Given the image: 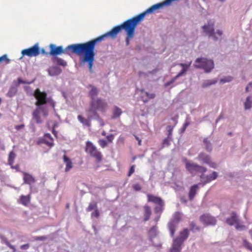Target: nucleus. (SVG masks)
Listing matches in <instances>:
<instances>
[{
	"label": "nucleus",
	"instance_id": "cd10ccee",
	"mask_svg": "<svg viewBox=\"0 0 252 252\" xmlns=\"http://www.w3.org/2000/svg\"><path fill=\"white\" fill-rule=\"evenodd\" d=\"M164 201L161 203L160 204H158L156 205V206L154 208V211L156 213H159L161 214L164 210Z\"/></svg>",
	"mask_w": 252,
	"mask_h": 252
},
{
	"label": "nucleus",
	"instance_id": "5701e85b",
	"mask_svg": "<svg viewBox=\"0 0 252 252\" xmlns=\"http://www.w3.org/2000/svg\"><path fill=\"white\" fill-rule=\"evenodd\" d=\"M44 143L49 147H52L54 145L53 139L49 133H46L43 139Z\"/></svg>",
	"mask_w": 252,
	"mask_h": 252
},
{
	"label": "nucleus",
	"instance_id": "9d476101",
	"mask_svg": "<svg viewBox=\"0 0 252 252\" xmlns=\"http://www.w3.org/2000/svg\"><path fill=\"white\" fill-rule=\"evenodd\" d=\"M198 159L199 160L203 161L204 163L208 164L211 167L214 168H216V164L215 162L211 161L210 157L204 153H200L198 155Z\"/></svg>",
	"mask_w": 252,
	"mask_h": 252
},
{
	"label": "nucleus",
	"instance_id": "49530a36",
	"mask_svg": "<svg viewBox=\"0 0 252 252\" xmlns=\"http://www.w3.org/2000/svg\"><path fill=\"white\" fill-rule=\"evenodd\" d=\"M135 169V166L134 165L131 166L129 172L128 173L127 176L130 177L134 172Z\"/></svg>",
	"mask_w": 252,
	"mask_h": 252
},
{
	"label": "nucleus",
	"instance_id": "052dcab7",
	"mask_svg": "<svg viewBox=\"0 0 252 252\" xmlns=\"http://www.w3.org/2000/svg\"><path fill=\"white\" fill-rule=\"evenodd\" d=\"M8 247L12 249L13 250V252H15L16 251V249H15V248L14 246L12 245H9V246H8Z\"/></svg>",
	"mask_w": 252,
	"mask_h": 252
},
{
	"label": "nucleus",
	"instance_id": "79ce46f5",
	"mask_svg": "<svg viewBox=\"0 0 252 252\" xmlns=\"http://www.w3.org/2000/svg\"><path fill=\"white\" fill-rule=\"evenodd\" d=\"M97 207L96 203H90L89 206L86 209L87 212H90L94 209H95Z\"/></svg>",
	"mask_w": 252,
	"mask_h": 252
},
{
	"label": "nucleus",
	"instance_id": "a18cd8bd",
	"mask_svg": "<svg viewBox=\"0 0 252 252\" xmlns=\"http://www.w3.org/2000/svg\"><path fill=\"white\" fill-rule=\"evenodd\" d=\"M34 239L35 241H44L47 239V237L45 236H36Z\"/></svg>",
	"mask_w": 252,
	"mask_h": 252
},
{
	"label": "nucleus",
	"instance_id": "2eb2a0df",
	"mask_svg": "<svg viewBox=\"0 0 252 252\" xmlns=\"http://www.w3.org/2000/svg\"><path fill=\"white\" fill-rule=\"evenodd\" d=\"M63 161L66 165L65 171H69L73 167V164L71 159L67 157L65 155H64L63 156Z\"/></svg>",
	"mask_w": 252,
	"mask_h": 252
},
{
	"label": "nucleus",
	"instance_id": "c756f323",
	"mask_svg": "<svg viewBox=\"0 0 252 252\" xmlns=\"http://www.w3.org/2000/svg\"><path fill=\"white\" fill-rule=\"evenodd\" d=\"M61 73V70L57 67H52L49 70V74L51 76L58 75Z\"/></svg>",
	"mask_w": 252,
	"mask_h": 252
},
{
	"label": "nucleus",
	"instance_id": "0eeeda50",
	"mask_svg": "<svg viewBox=\"0 0 252 252\" xmlns=\"http://www.w3.org/2000/svg\"><path fill=\"white\" fill-rule=\"evenodd\" d=\"M21 53L23 56H27L32 57L38 56L40 53V49L38 43L35 44L31 48L23 50Z\"/></svg>",
	"mask_w": 252,
	"mask_h": 252
},
{
	"label": "nucleus",
	"instance_id": "f3484780",
	"mask_svg": "<svg viewBox=\"0 0 252 252\" xmlns=\"http://www.w3.org/2000/svg\"><path fill=\"white\" fill-rule=\"evenodd\" d=\"M141 92L144 93V95H142L141 97L144 103L147 102L149 99L154 98L156 96L154 93H149L147 92L144 91L143 90H141Z\"/></svg>",
	"mask_w": 252,
	"mask_h": 252
},
{
	"label": "nucleus",
	"instance_id": "4d7b16f0",
	"mask_svg": "<svg viewBox=\"0 0 252 252\" xmlns=\"http://www.w3.org/2000/svg\"><path fill=\"white\" fill-rule=\"evenodd\" d=\"M231 79L230 78H229V79H221L220 80V82H223V83H225V82H229L230 81H231Z\"/></svg>",
	"mask_w": 252,
	"mask_h": 252
},
{
	"label": "nucleus",
	"instance_id": "37998d69",
	"mask_svg": "<svg viewBox=\"0 0 252 252\" xmlns=\"http://www.w3.org/2000/svg\"><path fill=\"white\" fill-rule=\"evenodd\" d=\"M167 132H168L167 133V137L171 138L173 127H172L170 126H167Z\"/></svg>",
	"mask_w": 252,
	"mask_h": 252
},
{
	"label": "nucleus",
	"instance_id": "20e7f679",
	"mask_svg": "<svg viewBox=\"0 0 252 252\" xmlns=\"http://www.w3.org/2000/svg\"><path fill=\"white\" fill-rule=\"evenodd\" d=\"M184 161L185 164V167L186 169L191 174L194 175L195 173L197 172L202 173L200 178L201 180L204 179V173L206 172L207 169L206 167L200 166L197 164L190 162L189 161L187 160V158L184 159Z\"/></svg>",
	"mask_w": 252,
	"mask_h": 252
},
{
	"label": "nucleus",
	"instance_id": "0e129e2a",
	"mask_svg": "<svg viewBox=\"0 0 252 252\" xmlns=\"http://www.w3.org/2000/svg\"><path fill=\"white\" fill-rule=\"evenodd\" d=\"M5 243L8 247L10 245V243L6 240L5 241Z\"/></svg>",
	"mask_w": 252,
	"mask_h": 252
},
{
	"label": "nucleus",
	"instance_id": "bb28decb",
	"mask_svg": "<svg viewBox=\"0 0 252 252\" xmlns=\"http://www.w3.org/2000/svg\"><path fill=\"white\" fill-rule=\"evenodd\" d=\"M91 88V90L89 92V96H90L91 100L94 99V98L98 94V90L97 88L93 86L90 85Z\"/></svg>",
	"mask_w": 252,
	"mask_h": 252
},
{
	"label": "nucleus",
	"instance_id": "393cba45",
	"mask_svg": "<svg viewBox=\"0 0 252 252\" xmlns=\"http://www.w3.org/2000/svg\"><path fill=\"white\" fill-rule=\"evenodd\" d=\"M31 200V195H21L20 198V203L25 206H27Z\"/></svg>",
	"mask_w": 252,
	"mask_h": 252
},
{
	"label": "nucleus",
	"instance_id": "6e6d98bb",
	"mask_svg": "<svg viewBox=\"0 0 252 252\" xmlns=\"http://www.w3.org/2000/svg\"><path fill=\"white\" fill-rule=\"evenodd\" d=\"M41 53L43 55H45L46 56L49 55V53L46 52L44 49H42L41 50Z\"/></svg>",
	"mask_w": 252,
	"mask_h": 252
},
{
	"label": "nucleus",
	"instance_id": "ea45409f",
	"mask_svg": "<svg viewBox=\"0 0 252 252\" xmlns=\"http://www.w3.org/2000/svg\"><path fill=\"white\" fill-rule=\"evenodd\" d=\"M171 140V138L167 137L163 139L162 141V147H164L165 146H168L170 144V141Z\"/></svg>",
	"mask_w": 252,
	"mask_h": 252
},
{
	"label": "nucleus",
	"instance_id": "412c9836",
	"mask_svg": "<svg viewBox=\"0 0 252 252\" xmlns=\"http://www.w3.org/2000/svg\"><path fill=\"white\" fill-rule=\"evenodd\" d=\"M182 246L178 243L177 240H173L172 246L170 249L169 252H181Z\"/></svg>",
	"mask_w": 252,
	"mask_h": 252
},
{
	"label": "nucleus",
	"instance_id": "e2e57ef3",
	"mask_svg": "<svg viewBox=\"0 0 252 252\" xmlns=\"http://www.w3.org/2000/svg\"><path fill=\"white\" fill-rule=\"evenodd\" d=\"M189 123L188 122H187L184 124V126H183L184 130H185L186 128V127L189 126Z\"/></svg>",
	"mask_w": 252,
	"mask_h": 252
},
{
	"label": "nucleus",
	"instance_id": "7c9ffc66",
	"mask_svg": "<svg viewBox=\"0 0 252 252\" xmlns=\"http://www.w3.org/2000/svg\"><path fill=\"white\" fill-rule=\"evenodd\" d=\"M245 109H249L252 107V96H250L247 97L244 103Z\"/></svg>",
	"mask_w": 252,
	"mask_h": 252
},
{
	"label": "nucleus",
	"instance_id": "c85d7f7f",
	"mask_svg": "<svg viewBox=\"0 0 252 252\" xmlns=\"http://www.w3.org/2000/svg\"><path fill=\"white\" fill-rule=\"evenodd\" d=\"M38 108H39V107L34 110L32 115L33 119L36 121V123H40L41 121L40 117V113Z\"/></svg>",
	"mask_w": 252,
	"mask_h": 252
},
{
	"label": "nucleus",
	"instance_id": "4c0bfd02",
	"mask_svg": "<svg viewBox=\"0 0 252 252\" xmlns=\"http://www.w3.org/2000/svg\"><path fill=\"white\" fill-rule=\"evenodd\" d=\"M149 233L151 237H156L157 235V230L156 226H153L149 230Z\"/></svg>",
	"mask_w": 252,
	"mask_h": 252
},
{
	"label": "nucleus",
	"instance_id": "2f4dec72",
	"mask_svg": "<svg viewBox=\"0 0 252 252\" xmlns=\"http://www.w3.org/2000/svg\"><path fill=\"white\" fill-rule=\"evenodd\" d=\"M243 245L246 249L252 252V244L245 238L243 239Z\"/></svg>",
	"mask_w": 252,
	"mask_h": 252
},
{
	"label": "nucleus",
	"instance_id": "a211bd4d",
	"mask_svg": "<svg viewBox=\"0 0 252 252\" xmlns=\"http://www.w3.org/2000/svg\"><path fill=\"white\" fill-rule=\"evenodd\" d=\"M238 220L236 214L235 212H232L231 217L226 219V222L229 225H233L238 222Z\"/></svg>",
	"mask_w": 252,
	"mask_h": 252
},
{
	"label": "nucleus",
	"instance_id": "7ed1b4c3",
	"mask_svg": "<svg viewBox=\"0 0 252 252\" xmlns=\"http://www.w3.org/2000/svg\"><path fill=\"white\" fill-rule=\"evenodd\" d=\"M34 97L36 99L35 105L38 107L48 103L53 109L55 108L56 102L51 97H47V94L44 92H41L39 89H36L33 94Z\"/></svg>",
	"mask_w": 252,
	"mask_h": 252
},
{
	"label": "nucleus",
	"instance_id": "864d4df0",
	"mask_svg": "<svg viewBox=\"0 0 252 252\" xmlns=\"http://www.w3.org/2000/svg\"><path fill=\"white\" fill-rule=\"evenodd\" d=\"M24 127V125H20L16 126H15V128L17 130H19L20 129H21V128H23Z\"/></svg>",
	"mask_w": 252,
	"mask_h": 252
},
{
	"label": "nucleus",
	"instance_id": "aec40b11",
	"mask_svg": "<svg viewBox=\"0 0 252 252\" xmlns=\"http://www.w3.org/2000/svg\"><path fill=\"white\" fill-rule=\"evenodd\" d=\"M191 62H189L188 64H185L183 63H180L179 64V65L182 67V69L181 70V71L176 76V78H178L184 74H185L187 70L189 69Z\"/></svg>",
	"mask_w": 252,
	"mask_h": 252
},
{
	"label": "nucleus",
	"instance_id": "5fc2aeb1",
	"mask_svg": "<svg viewBox=\"0 0 252 252\" xmlns=\"http://www.w3.org/2000/svg\"><path fill=\"white\" fill-rule=\"evenodd\" d=\"M251 88L252 89V83H250L248 86H247L246 88V92H249V89Z\"/></svg>",
	"mask_w": 252,
	"mask_h": 252
},
{
	"label": "nucleus",
	"instance_id": "dca6fc26",
	"mask_svg": "<svg viewBox=\"0 0 252 252\" xmlns=\"http://www.w3.org/2000/svg\"><path fill=\"white\" fill-rule=\"evenodd\" d=\"M198 189V185H194L190 187L189 192V198L190 201H192Z\"/></svg>",
	"mask_w": 252,
	"mask_h": 252
},
{
	"label": "nucleus",
	"instance_id": "c9c22d12",
	"mask_svg": "<svg viewBox=\"0 0 252 252\" xmlns=\"http://www.w3.org/2000/svg\"><path fill=\"white\" fill-rule=\"evenodd\" d=\"M181 220V214L179 212H176L175 213L173 216V220L172 221H175V222L178 223L180 220Z\"/></svg>",
	"mask_w": 252,
	"mask_h": 252
},
{
	"label": "nucleus",
	"instance_id": "1a4fd4ad",
	"mask_svg": "<svg viewBox=\"0 0 252 252\" xmlns=\"http://www.w3.org/2000/svg\"><path fill=\"white\" fill-rule=\"evenodd\" d=\"M214 23H210L209 22L207 25L203 26L202 28L204 32L208 34L209 36L212 37L215 40H217L218 38L216 36V33L214 32Z\"/></svg>",
	"mask_w": 252,
	"mask_h": 252
},
{
	"label": "nucleus",
	"instance_id": "423d86ee",
	"mask_svg": "<svg viewBox=\"0 0 252 252\" xmlns=\"http://www.w3.org/2000/svg\"><path fill=\"white\" fill-rule=\"evenodd\" d=\"M196 68H203L206 72H210L214 66V62L211 60H208L205 58H198L195 61Z\"/></svg>",
	"mask_w": 252,
	"mask_h": 252
},
{
	"label": "nucleus",
	"instance_id": "3c124183",
	"mask_svg": "<svg viewBox=\"0 0 252 252\" xmlns=\"http://www.w3.org/2000/svg\"><path fill=\"white\" fill-rule=\"evenodd\" d=\"M30 245L29 244H24L22 246H21L20 248L22 250H27L29 248Z\"/></svg>",
	"mask_w": 252,
	"mask_h": 252
},
{
	"label": "nucleus",
	"instance_id": "4468645a",
	"mask_svg": "<svg viewBox=\"0 0 252 252\" xmlns=\"http://www.w3.org/2000/svg\"><path fill=\"white\" fill-rule=\"evenodd\" d=\"M143 216H144V221H146L150 220L151 216L152 215V211L151 207L148 205H145L143 206Z\"/></svg>",
	"mask_w": 252,
	"mask_h": 252
},
{
	"label": "nucleus",
	"instance_id": "338daca9",
	"mask_svg": "<svg viewBox=\"0 0 252 252\" xmlns=\"http://www.w3.org/2000/svg\"><path fill=\"white\" fill-rule=\"evenodd\" d=\"M181 201L184 203H186L187 202V201L185 199H183V198H181Z\"/></svg>",
	"mask_w": 252,
	"mask_h": 252
},
{
	"label": "nucleus",
	"instance_id": "8fccbe9b",
	"mask_svg": "<svg viewBox=\"0 0 252 252\" xmlns=\"http://www.w3.org/2000/svg\"><path fill=\"white\" fill-rule=\"evenodd\" d=\"M92 216L97 218L99 216V212L97 209H96L94 212L92 213Z\"/></svg>",
	"mask_w": 252,
	"mask_h": 252
},
{
	"label": "nucleus",
	"instance_id": "de8ad7c7",
	"mask_svg": "<svg viewBox=\"0 0 252 252\" xmlns=\"http://www.w3.org/2000/svg\"><path fill=\"white\" fill-rule=\"evenodd\" d=\"M106 138L109 142L111 143L114 138V135L112 134H109L106 136Z\"/></svg>",
	"mask_w": 252,
	"mask_h": 252
},
{
	"label": "nucleus",
	"instance_id": "c03bdc74",
	"mask_svg": "<svg viewBox=\"0 0 252 252\" xmlns=\"http://www.w3.org/2000/svg\"><path fill=\"white\" fill-rule=\"evenodd\" d=\"M235 228L237 230H242L245 228V226L239 223V220H238V222L236 223L235 224Z\"/></svg>",
	"mask_w": 252,
	"mask_h": 252
},
{
	"label": "nucleus",
	"instance_id": "13d9d810",
	"mask_svg": "<svg viewBox=\"0 0 252 252\" xmlns=\"http://www.w3.org/2000/svg\"><path fill=\"white\" fill-rule=\"evenodd\" d=\"M18 81L19 83L21 84H28V83L23 81L21 78H18Z\"/></svg>",
	"mask_w": 252,
	"mask_h": 252
},
{
	"label": "nucleus",
	"instance_id": "69168bd1",
	"mask_svg": "<svg viewBox=\"0 0 252 252\" xmlns=\"http://www.w3.org/2000/svg\"><path fill=\"white\" fill-rule=\"evenodd\" d=\"M249 233L250 234L252 240V229L249 231Z\"/></svg>",
	"mask_w": 252,
	"mask_h": 252
},
{
	"label": "nucleus",
	"instance_id": "f03ea898",
	"mask_svg": "<svg viewBox=\"0 0 252 252\" xmlns=\"http://www.w3.org/2000/svg\"><path fill=\"white\" fill-rule=\"evenodd\" d=\"M107 107V103L101 98L91 100V101L90 107L88 111L93 113L95 118L99 120L101 126L104 125V123L103 120L99 117L96 111L98 110L101 112H105Z\"/></svg>",
	"mask_w": 252,
	"mask_h": 252
},
{
	"label": "nucleus",
	"instance_id": "9b49d317",
	"mask_svg": "<svg viewBox=\"0 0 252 252\" xmlns=\"http://www.w3.org/2000/svg\"><path fill=\"white\" fill-rule=\"evenodd\" d=\"M189 236V231L188 229L185 228L180 232L179 236L173 240H177L179 244L183 245L185 241Z\"/></svg>",
	"mask_w": 252,
	"mask_h": 252
},
{
	"label": "nucleus",
	"instance_id": "b1692460",
	"mask_svg": "<svg viewBox=\"0 0 252 252\" xmlns=\"http://www.w3.org/2000/svg\"><path fill=\"white\" fill-rule=\"evenodd\" d=\"M177 224L178 223L175 222V221H171L168 223V228L172 237H173L174 236Z\"/></svg>",
	"mask_w": 252,
	"mask_h": 252
},
{
	"label": "nucleus",
	"instance_id": "774afa93",
	"mask_svg": "<svg viewBox=\"0 0 252 252\" xmlns=\"http://www.w3.org/2000/svg\"><path fill=\"white\" fill-rule=\"evenodd\" d=\"M43 115L45 116H46L47 115V113L45 111H43Z\"/></svg>",
	"mask_w": 252,
	"mask_h": 252
},
{
	"label": "nucleus",
	"instance_id": "473e14b6",
	"mask_svg": "<svg viewBox=\"0 0 252 252\" xmlns=\"http://www.w3.org/2000/svg\"><path fill=\"white\" fill-rule=\"evenodd\" d=\"M54 62H56L57 64H58L59 65L65 66L66 65L67 63L66 62L63 60V59L56 57L54 60Z\"/></svg>",
	"mask_w": 252,
	"mask_h": 252
},
{
	"label": "nucleus",
	"instance_id": "a878e982",
	"mask_svg": "<svg viewBox=\"0 0 252 252\" xmlns=\"http://www.w3.org/2000/svg\"><path fill=\"white\" fill-rule=\"evenodd\" d=\"M113 114L112 116V119H115L119 118L122 113V110L118 106H114L113 110Z\"/></svg>",
	"mask_w": 252,
	"mask_h": 252
},
{
	"label": "nucleus",
	"instance_id": "bf43d9fd",
	"mask_svg": "<svg viewBox=\"0 0 252 252\" xmlns=\"http://www.w3.org/2000/svg\"><path fill=\"white\" fill-rule=\"evenodd\" d=\"M215 82H211V83H208V84H207V83H204L203 85H202V87H206L210 85H212V84H214Z\"/></svg>",
	"mask_w": 252,
	"mask_h": 252
},
{
	"label": "nucleus",
	"instance_id": "6ab92c4d",
	"mask_svg": "<svg viewBox=\"0 0 252 252\" xmlns=\"http://www.w3.org/2000/svg\"><path fill=\"white\" fill-rule=\"evenodd\" d=\"M23 180L25 183L30 185L35 182V179L32 175L26 172H23Z\"/></svg>",
	"mask_w": 252,
	"mask_h": 252
},
{
	"label": "nucleus",
	"instance_id": "ddd939ff",
	"mask_svg": "<svg viewBox=\"0 0 252 252\" xmlns=\"http://www.w3.org/2000/svg\"><path fill=\"white\" fill-rule=\"evenodd\" d=\"M77 118L78 121L82 124L83 126H86L89 127L91 126L92 117L91 116L88 115L87 118H85L81 115H78Z\"/></svg>",
	"mask_w": 252,
	"mask_h": 252
},
{
	"label": "nucleus",
	"instance_id": "4be33fe9",
	"mask_svg": "<svg viewBox=\"0 0 252 252\" xmlns=\"http://www.w3.org/2000/svg\"><path fill=\"white\" fill-rule=\"evenodd\" d=\"M218 176V173L216 171H213L211 175H207L205 178L206 180L203 181V179L202 180L203 182V185H204L213 180H214L217 178Z\"/></svg>",
	"mask_w": 252,
	"mask_h": 252
},
{
	"label": "nucleus",
	"instance_id": "a19ab883",
	"mask_svg": "<svg viewBox=\"0 0 252 252\" xmlns=\"http://www.w3.org/2000/svg\"><path fill=\"white\" fill-rule=\"evenodd\" d=\"M98 143L100 146L102 148H105L107 145V142L105 140L103 139H99L98 141Z\"/></svg>",
	"mask_w": 252,
	"mask_h": 252
},
{
	"label": "nucleus",
	"instance_id": "f8f14e48",
	"mask_svg": "<svg viewBox=\"0 0 252 252\" xmlns=\"http://www.w3.org/2000/svg\"><path fill=\"white\" fill-rule=\"evenodd\" d=\"M147 201L148 202H152L156 205L160 204L163 200L159 196H155L153 194L148 193L147 194Z\"/></svg>",
	"mask_w": 252,
	"mask_h": 252
},
{
	"label": "nucleus",
	"instance_id": "f704fd0d",
	"mask_svg": "<svg viewBox=\"0 0 252 252\" xmlns=\"http://www.w3.org/2000/svg\"><path fill=\"white\" fill-rule=\"evenodd\" d=\"M203 142L205 145L206 149L208 151L211 152L212 150V146L210 142L208 140L207 138H204L203 140Z\"/></svg>",
	"mask_w": 252,
	"mask_h": 252
},
{
	"label": "nucleus",
	"instance_id": "603ef678",
	"mask_svg": "<svg viewBox=\"0 0 252 252\" xmlns=\"http://www.w3.org/2000/svg\"><path fill=\"white\" fill-rule=\"evenodd\" d=\"M15 94V92L13 93L12 90H9L7 93V95L9 97H11L13 96Z\"/></svg>",
	"mask_w": 252,
	"mask_h": 252
},
{
	"label": "nucleus",
	"instance_id": "72a5a7b5",
	"mask_svg": "<svg viewBox=\"0 0 252 252\" xmlns=\"http://www.w3.org/2000/svg\"><path fill=\"white\" fill-rule=\"evenodd\" d=\"M10 62V60L7 58L6 55H3L0 57V64L4 63L5 64H8Z\"/></svg>",
	"mask_w": 252,
	"mask_h": 252
},
{
	"label": "nucleus",
	"instance_id": "09e8293b",
	"mask_svg": "<svg viewBox=\"0 0 252 252\" xmlns=\"http://www.w3.org/2000/svg\"><path fill=\"white\" fill-rule=\"evenodd\" d=\"M132 188L136 191H139L141 189L140 186L137 184L133 185Z\"/></svg>",
	"mask_w": 252,
	"mask_h": 252
},
{
	"label": "nucleus",
	"instance_id": "f257e3e1",
	"mask_svg": "<svg viewBox=\"0 0 252 252\" xmlns=\"http://www.w3.org/2000/svg\"><path fill=\"white\" fill-rule=\"evenodd\" d=\"M94 43V41L91 40L86 43L71 44L67 46L64 49L62 46L57 47L54 44H51L49 45V55L57 56L64 53L70 55L74 54L79 57H82V61L88 63L89 69L92 72L95 56Z\"/></svg>",
	"mask_w": 252,
	"mask_h": 252
},
{
	"label": "nucleus",
	"instance_id": "6e6552de",
	"mask_svg": "<svg viewBox=\"0 0 252 252\" xmlns=\"http://www.w3.org/2000/svg\"><path fill=\"white\" fill-rule=\"evenodd\" d=\"M200 221L205 225H214L216 223V220L208 214H203L200 217Z\"/></svg>",
	"mask_w": 252,
	"mask_h": 252
},
{
	"label": "nucleus",
	"instance_id": "58836bf2",
	"mask_svg": "<svg viewBox=\"0 0 252 252\" xmlns=\"http://www.w3.org/2000/svg\"><path fill=\"white\" fill-rule=\"evenodd\" d=\"M15 157V154L13 152L11 151L9 155V158H8V162L10 164H12L14 162V159Z\"/></svg>",
	"mask_w": 252,
	"mask_h": 252
},
{
	"label": "nucleus",
	"instance_id": "e433bc0d",
	"mask_svg": "<svg viewBox=\"0 0 252 252\" xmlns=\"http://www.w3.org/2000/svg\"><path fill=\"white\" fill-rule=\"evenodd\" d=\"M190 229L191 231L194 232L196 231H200V228L194 222H191L189 223Z\"/></svg>",
	"mask_w": 252,
	"mask_h": 252
},
{
	"label": "nucleus",
	"instance_id": "39448f33",
	"mask_svg": "<svg viewBox=\"0 0 252 252\" xmlns=\"http://www.w3.org/2000/svg\"><path fill=\"white\" fill-rule=\"evenodd\" d=\"M85 152L94 158L98 163L101 161L103 159V155L101 152L90 141L86 143Z\"/></svg>",
	"mask_w": 252,
	"mask_h": 252
},
{
	"label": "nucleus",
	"instance_id": "680f3d73",
	"mask_svg": "<svg viewBox=\"0 0 252 252\" xmlns=\"http://www.w3.org/2000/svg\"><path fill=\"white\" fill-rule=\"evenodd\" d=\"M220 37L222 34V32L220 30H218L216 33Z\"/></svg>",
	"mask_w": 252,
	"mask_h": 252
}]
</instances>
